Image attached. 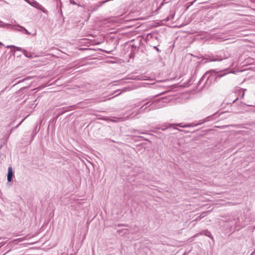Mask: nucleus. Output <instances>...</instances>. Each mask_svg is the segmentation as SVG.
I'll return each instance as SVG.
<instances>
[{"instance_id": "12", "label": "nucleus", "mask_w": 255, "mask_h": 255, "mask_svg": "<svg viewBox=\"0 0 255 255\" xmlns=\"http://www.w3.org/2000/svg\"><path fill=\"white\" fill-rule=\"evenodd\" d=\"M101 5H98V4H96L95 5L93 8L92 9H91V11L93 12V11H96L97 10H98V9L99 8V7L101 6Z\"/></svg>"}, {"instance_id": "25", "label": "nucleus", "mask_w": 255, "mask_h": 255, "mask_svg": "<svg viewBox=\"0 0 255 255\" xmlns=\"http://www.w3.org/2000/svg\"><path fill=\"white\" fill-rule=\"evenodd\" d=\"M244 95H245V92H244L242 95H241V98H243L244 97Z\"/></svg>"}, {"instance_id": "4", "label": "nucleus", "mask_w": 255, "mask_h": 255, "mask_svg": "<svg viewBox=\"0 0 255 255\" xmlns=\"http://www.w3.org/2000/svg\"><path fill=\"white\" fill-rule=\"evenodd\" d=\"M17 27V31H20L23 33L26 34L27 35H30V33L28 32V31L24 27L20 26L19 25H16Z\"/></svg>"}, {"instance_id": "10", "label": "nucleus", "mask_w": 255, "mask_h": 255, "mask_svg": "<svg viewBox=\"0 0 255 255\" xmlns=\"http://www.w3.org/2000/svg\"><path fill=\"white\" fill-rule=\"evenodd\" d=\"M174 13H172V14H171L169 16H168L166 18V21H169L171 19H172L174 18Z\"/></svg>"}, {"instance_id": "19", "label": "nucleus", "mask_w": 255, "mask_h": 255, "mask_svg": "<svg viewBox=\"0 0 255 255\" xmlns=\"http://www.w3.org/2000/svg\"><path fill=\"white\" fill-rule=\"evenodd\" d=\"M36 132L35 131H33L32 133V138H31V140H33L34 136H35V135L36 134Z\"/></svg>"}, {"instance_id": "33", "label": "nucleus", "mask_w": 255, "mask_h": 255, "mask_svg": "<svg viewBox=\"0 0 255 255\" xmlns=\"http://www.w3.org/2000/svg\"><path fill=\"white\" fill-rule=\"evenodd\" d=\"M139 105H140V104H137V105H136V106H139Z\"/></svg>"}, {"instance_id": "23", "label": "nucleus", "mask_w": 255, "mask_h": 255, "mask_svg": "<svg viewBox=\"0 0 255 255\" xmlns=\"http://www.w3.org/2000/svg\"><path fill=\"white\" fill-rule=\"evenodd\" d=\"M14 47H15L14 45H7L6 46V48H14Z\"/></svg>"}, {"instance_id": "17", "label": "nucleus", "mask_w": 255, "mask_h": 255, "mask_svg": "<svg viewBox=\"0 0 255 255\" xmlns=\"http://www.w3.org/2000/svg\"><path fill=\"white\" fill-rule=\"evenodd\" d=\"M182 124H179L178 125V126L180 127H182V128H185V127H191V125H185V126H182L181 125Z\"/></svg>"}, {"instance_id": "24", "label": "nucleus", "mask_w": 255, "mask_h": 255, "mask_svg": "<svg viewBox=\"0 0 255 255\" xmlns=\"http://www.w3.org/2000/svg\"><path fill=\"white\" fill-rule=\"evenodd\" d=\"M239 99L238 98H236V99H235L234 100H233L232 101V103H234L235 102H236Z\"/></svg>"}, {"instance_id": "28", "label": "nucleus", "mask_w": 255, "mask_h": 255, "mask_svg": "<svg viewBox=\"0 0 255 255\" xmlns=\"http://www.w3.org/2000/svg\"><path fill=\"white\" fill-rule=\"evenodd\" d=\"M61 255H68V254H66V253H65V254H61Z\"/></svg>"}, {"instance_id": "1", "label": "nucleus", "mask_w": 255, "mask_h": 255, "mask_svg": "<svg viewBox=\"0 0 255 255\" xmlns=\"http://www.w3.org/2000/svg\"><path fill=\"white\" fill-rule=\"evenodd\" d=\"M214 72L213 70H211L205 73L198 82V86L199 87L203 83V85L201 87V89L209 87L212 80L215 78V75H213Z\"/></svg>"}, {"instance_id": "21", "label": "nucleus", "mask_w": 255, "mask_h": 255, "mask_svg": "<svg viewBox=\"0 0 255 255\" xmlns=\"http://www.w3.org/2000/svg\"><path fill=\"white\" fill-rule=\"evenodd\" d=\"M25 237H23V238H19L18 239H17V241H18L19 242H21V241H23L25 240Z\"/></svg>"}, {"instance_id": "32", "label": "nucleus", "mask_w": 255, "mask_h": 255, "mask_svg": "<svg viewBox=\"0 0 255 255\" xmlns=\"http://www.w3.org/2000/svg\"><path fill=\"white\" fill-rule=\"evenodd\" d=\"M107 53H109L110 52V51H106Z\"/></svg>"}, {"instance_id": "15", "label": "nucleus", "mask_w": 255, "mask_h": 255, "mask_svg": "<svg viewBox=\"0 0 255 255\" xmlns=\"http://www.w3.org/2000/svg\"><path fill=\"white\" fill-rule=\"evenodd\" d=\"M204 234H205V235L208 236L209 237H211V233L208 231H205Z\"/></svg>"}, {"instance_id": "18", "label": "nucleus", "mask_w": 255, "mask_h": 255, "mask_svg": "<svg viewBox=\"0 0 255 255\" xmlns=\"http://www.w3.org/2000/svg\"><path fill=\"white\" fill-rule=\"evenodd\" d=\"M210 118H211V117H210V116H209V117H208L206 118L205 119L203 120V121L202 122V123H205V122H207V121H208L209 120V119Z\"/></svg>"}, {"instance_id": "30", "label": "nucleus", "mask_w": 255, "mask_h": 255, "mask_svg": "<svg viewBox=\"0 0 255 255\" xmlns=\"http://www.w3.org/2000/svg\"><path fill=\"white\" fill-rule=\"evenodd\" d=\"M163 4V3H162L161 4L160 6V7H161Z\"/></svg>"}, {"instance_id": "14", "label": "nucleus", "mask_w": 255, "mask_h": 255, "mask_svg": "<svg viewBox=\"0 0 255 255\" xmlns=\"http://www.w3.org/2000/svg\"><path fill=\"white\" fill-rule=\"evenodd\" d=\"M23 53L25 55V56L27 57H30L31 56V54L28 53L25 50H23Z\"/></svg>"}, {"instance_id": "11", "label": "nucleus", "mask_w": 255, "mask_h": 255, "mask_svg": "<svg viewBox=\"0 0 255 255\" xmlns=\"http://www.w3.org/2000/svg\"><path fill=\"white\" fill-rule=\"evenodd\" d=\"M69 2L72 4L77 5L79 7L81 6V5L80 4L77 3L74 0H69Z\"/></svg>"}, {"instance_id": "9", "label": "nucleus", "mask_w": 255, "mask_h": 255, "mask_svg": "<svg viewBox=\"0 0 255 255\" xmlns=\"http://www.w3.org/2000/svg\"><path fill=\"white\" fill-rule=\"evenodd\" d=\"M172 124H169L168 125H163V126H161V128H160V129L162 130H166V129L168 128H170L171 127H172Z\"/></svg>"}, {"instance_id": "2", "label": "nucleus", "mask_w": 255, "mask_h": 255, "mask_svg": "<svg viewBox=\"0 0 255 255\" xmlns=\"http://www.w3.org/2000/svg\"><path fill=\"white\" fill-rule=\"evenodd\" d=\"M0 27L6 28H10L13 30H17V27L16 25H12L11 24L4 23L1 21H0Z\"/></svg>"}, {"instance_id": "6", "label": "nucleus", "mask_w": 255, "mask_h": 255, "mask_svg": "<svg viewBox=\"0 0 255 255\" xmlns=\"http://www.w3.org/2000/svg\"><path fill=\"white\" fill-rule=\"evenodd\" d=\"M223 59L221 58V59H217V58H204L203 60H202V62L203 63H206V62H212V61H221Z\"/></svg>"}, {"instance_id": "16", "label": "nucleus", "mask_w": 255, "mask_h": 255, "mask_svg": "<svg viewBox=\"0 0 255 255\" xmlns=\"http://www.w3.org/2000/svg\"><path fill=\"white\" fill-rule=\"evenodd\" d=\"M14 48H15L17 51H22L23 52V50L24 49H22L21 47L15 46L14 47Z\"/></svg>"}, {"instance_id": "26", "label": "nucleus", "mask_w": 255, "mask_h": 255, "mask_svg": "<svg viewBox=\"0 0 255 255\" xmlns=\"http://www.w3.org/2000/svg\"><path fill=\"white\" fill-rule=\"evenodd\" d=\"M0 45L3 46V44L0 42Z\"/></svg>"}, {"instance_id": "13", "label": "nucleus", "mask_w": 255, "mask_h": 255, "mask_svg": "<svg viewBox=\"0 0 255 255\" xmlns=\"http://www.w3.org/2000/svg\"><path fill=\"white\" fill-rule=\"evenodd\" d=\"M206 213V212H203L201 215H200L198 218L196 219V220L197 221L203 218L205 216Z\"/></svg>"}, {"instance_id": "31", "label": "nucleus", "mask_w": 255, "mask_h": 255, "mask_svg": "<svg viewBox=\"0 0 255 255\" xmlns=\"http://www.w3.org/2000/svg\"><path fill=\"white\" fill-rule=\"evenodd\" d=\"M200 124H196V125H195L194 126H198V125H200Z\"/></svg>"}, {"instance_id": "20", "label": "nucleus", "mask_w": 255, "mask_h": 255, "mask_svg": "<svg viewBox=\"0 0 255 255\" xmlns=\"http://www.w3.org/2000/svg\"><path fill=\"white\" fill-rule=\"evenodd\" d=\"M58 9V12L60 13V14L61 15H62V8H59Z\"/></svg>"}, {"instance_id": "8", "label": "nucleus", "mask_w": 255, "mask_h": 255, "mask_svg": "<svg viewBox=\"0 0 255 255\" xmlns=\"http://www.w3.org/2000/svg\"><path fill=\"white\" fill-rule=\"evenodd\" d=\"M54 2L56 3L57 9H58L59 8H62V4L61 0H54Z\"/></svg>"}, {"instance_id": "27", "label": "nucleus", "mask_w": 255, "mask_h": 255, "mask_svg": "<svg viewBox=\"0 0 255 255\" xmlns=\"http://www.w3.org/2000/svg\"><path fill=\"white\" fill-rule=\"evenodd\" d=\"M154 48H155L156 49H157V51H159V49H158L157 47H156V46L154 47Z\"/></svg>"}, {"instance_id": "5", "label": "nucleus", "mask_w": 255, "mask_h": 255, "mask_svg": "<svg viewBox=\"0 0 255 255\" xmlns=\"http://www.w3.org/2000/svg\"><path fill=\"white\" fill-rule=\"evenodd\" d=\"M8 137L9 136L4 135L0 139V149L7 143Z\"/></svg>"}, {"instance_id": "7", "label": "nucleus", "mask_w": 255, "mask_h": 255, "mask_svg": "<svg viewBox=\"0 0 255 255\" xmlns=\"http://www.w3.org/2000/svg\"><path fill=\"white\" fill-rule=\"evenodd\" d=\"M148 102L146 103V104H145L144 105H143L141 107H140L139 108V109L138 110V113H142V112H144L145 111H146V109L147 108V107L146 106H147L148 104Z\"/></svg>"}, {"instance_id": "29", "label": "nucleus", "mask_w": 255, "mask_h": 255, "mask_svg": "<svg viewBox=\"0 0 255 255\" xmlns=\"http://www.w3.org/2000/svg\"><path fill=\"white\" fill-rule=\"evenodd\" d=\"M24 81V80H22V81ZM21 81H19L17 83H20Z\"/></svg>"}, {"instance_id": "22", "label": "nucleus", "mask_w": 255, "mask_h": 255, "mask_svg": "<svg viewBox=\"0 0 255 255\" xmlns=\"http://www.w3.org/2000/svg\"><path fill=\"white\" fill-rule=\"evenodd\" d=\"M226 75V73H225V74H219V75H218L216 77V78H218V77H219V78H221V77H223V76H224V75Z\"/></svg>"}, {"instance_id": "3", "label": "nucleus", "mask_w": 255, "mask_h": 255, "mask_svg": "<svg viewBox=\"0 0 255 255\" xmlns=\"http://www.w3.org/2000/svg\"><path fill=\"white\" fill-rule=\"evenodd\" d=\"M13 176V171L11 166L8 168V173L7 175V180L8 182H10L12 180Z\"/></svg>"}]
</instances>
